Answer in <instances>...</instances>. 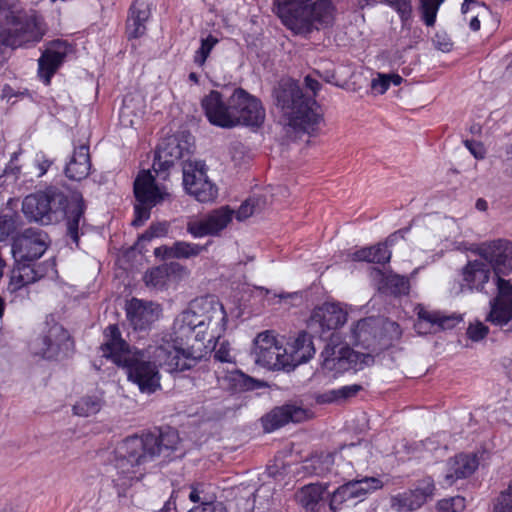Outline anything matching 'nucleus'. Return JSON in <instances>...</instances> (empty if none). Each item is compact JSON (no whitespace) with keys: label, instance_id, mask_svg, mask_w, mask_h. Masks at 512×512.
Listing matches in <instances>:
<instances>
[{"label":"nucleus","instance_id":"nucleus-19","mask_svg":"<svg viewBox=\"0 0 512 512\" xmlns=\"http://www.w3.org/2000/svg\"><path fill=\"white\" fill-rule=\"evenodd\" d=\"M233 214L228 207L215 209L203 217L189 220L187 232L195 239L216 236L228 226Z\"/></svg>","mask_w":512,"mask_h":512},{"label":"nucleus","instance_id":"nucleus-40","mask_svg":"<svg viewBox=\"0 0 512 512\" xmlns=\"http://www.w3.org/2000/svg\"><path fill=\"white\" fill-rule=\"evenodd\" d=\"M143 280L146 286L157 290L166 289L170 285L165 264L146 271Z\"/></svg>","mask_w":512,"mask_h":512},{"label":"nucleus","instance_id":"nucleus-52","mask_svg":"<svg viewBox=\"0 0 512 512\" xmlns=\"http://www.w3.org/2000/svg\"><path fill=\"white\" fill-rule=\"evenodd\" d=\"M488 333V327L482 322L471 323L467 329V335L472 341L482 340Z\"/></svg>","mask_w":512,"mask_h":512},{"label":"nucleus","instance_id":"nucleus-51","mask_svg":"<svg viewBox=\"0 0 512 512\" xmlns=\"http://www.w3.org/2000/svg\"><path fill=\"white\" fill-rule=\"evenodd\" d=\"M34 167L38 170V177L44 176L49 168L54 164V160L50 159L44 152L39 151L34 158Z\"/></svg>","mask_w":512,"mask_h":512},{"label":"nucleus","instance_id":"nucleus-57","mask_svg":"<svg viewBox=\"0 0 512 512\" xmlns=\"http://www.w3.org/2000/svg\"><path fill=\"white\" fill-rule=\"evenodd\" d=\"M187 512H228L221 502L213 501L206 506H193Z\"/></svg>","mask_w":512,"mask_h":512},{"label":"nucleus","instance_id":"nucleus-7","mask_svg":"<svg viewBox=\"0 0 512 512\" xmlns=\"http://www.w3.org/2000/svg\"><path fill=\"white\" fill-rule=\"evenodd\" d=\"M368 452L366 443L345 445L341 447L339 452L313 455L304 462V469L316 476L334 473L339 476L350 477L353 462L358 463L360 457H366Z\"/></svg>","mask_w":512,"mask_h":512},{"label":"nucleus","instance_id":"nucleus-59","mask_svg":"<svg viewBox=\"0 0 512 512\" xmlns=\"http://www.w3.org/2000/svg\"><path fill=\"white\" fill-rule=\"evenodd\" d=\"M13 228V220L11 217L0 216V242L5 240Z\"/></svg>","mask_w":512,"mask_h":512},{"label":"nucleus","instance_id":"nucleus-16","mask_svg":"<svg viewBox=\"0 0 512 512\" xmlns=\"http://www.w3.org/2000/svg\"><path fill=\"white\" fill-rule=\"evenodd\" d=\"M321 356L323 358L322 369L326 372H332L334 375L349 370H361L374 361L369 353H360L350 348H341L336 354L332 349L326 347Z\"/></svg>","mask_w":512,"mask_h":512},{"label":"nucleus","instance_id":"nucleus-64","mask_svg":"<svg viewBox=\"0 0 512 512\" xmlns=\"http://www.w3.org/2000/svg\"><path fill=\"white\" fill-rule=\"evenodd\" d=\"M305 85L314 94L320 89V83L309 75L305 77Z\"/></svg>","mask_w":512,"mask_h":512},{"label":"nucleus","instance_id":"nucleus-28","mask_svg":"<svg viewBox=\"0 0 512 512\" xmlns=\"http://www.w3.org/2000/svg\"><path fill=\"white\" fill-rule=\"evenodd\" d=\"M159 305L137 298L126 304V315L135 330H143L155 322L160 314Z\"/></svg>","mask_w":512,"mask_h":512},{"label":"nucleus","instance_id":"nucleus-12","mask_svg":"<svg viewBox=\"0 0 512 512\" xmlns=\"http://www.w3.org/2000/svg\"><path fill=\"white\" fill-rule=\"evenodd\" d=\"M183 185L186 192L199 202H211L217 197V187L208 179L206 165L202 161H188L184 164Z\"/></svg>","mask_w":512,"mask_h":512},{"label":"nucleus","instance_id":"nucleus-6","mask_svg":"<svg viewBox=\"0 0 512 512\" xmlns=\"http://www.w3.org/2000/svg\"><path fill=\"white\" fill-rule=\"evenodd\" d=\"M0 26V31L13 35L14 43L23 39L40 42L47 32L43 17L25 10L19 0H0Z\"/></svg>","mask_w":512,"mask_h":512},{"label":"nucleus","instance_id":"nucleus-10","mask_svg":"<svg viewBox=\"0 0 512 512\" xmlns=\"http://www.w3.org/2000/svg\"><path fill=\"white\" fill-rule=\"evenodd\" d=\"M384 482L380 477H362L351 479L328 494V506L331 512H338L344 506L356 505L366 497L380 490Z\"/></svg>","mask_w":512,"mask_h":512},{"label":"nucleus","instance_id":"nucleus-1","mask_svg":"<svg viewBox=\"0 0 512 512\" xmlns=\"http://www.w3.org/2000/svg\"><path fill=\"white\" fill-rule=\"evenodd\" d=\"M222 307L209 300H194L174 320L172 331L145 349L131 347L121 336L117 325L104 330L102 356L125 370L127 379L142 393L152 394L161 388L159 367L168 372H182L197 365L201 355L189 345V338L213 341L225 329Z\"/></svg>","mask_w":512,"mask_h":512},{"label":"nucleus","instance_id":"nucleus-17","mask_svg":"<svg viewBox=\"0 0 512 512\" xmlns=\"http://www.w3.org/2000/svg\"><path fill=\"white\" fill-rule=\"evenodd\" d=\"M56 276L57 270L54 259H49L38 266L29 264L26 261H15V265L10 273L7 290L10 293H16L41 278L53 279Z\"/></svg>","mask_w":512,"mask_h":512},{"label":"nucleus","instance_id":"nucleus-53","mask_svg":"<svg viewBox=\"0 0 512 512\" xmlns=\"http://www.w3.org/2000/svg\"><path fill=\"white\" fill-rule=\"evenodd\" d=\"M381 328L384 330L390 341L398 340L402 335V330L399 324L394 321H384L381 324Z\"/></svg>","mask_w":512,"mask_h":512},{"label":"nucleus","instance_id":"nucleus-41","mask_svg":"<svg viewBox=\"0 0 512 512\" xmlns=\"http://www.w3.org/2000/svg\"><path fill=\"white\" fill-rule=\"evenodd\" d=\"M421 18L426 26L435 25L437 14L444 0H419Z\"/></svg>","mask_w":512,"mask_h":512},{"label":"nucleus","instance_id":"nucleus-11","mask_svg":"<svg viewBox=\"0 0 512 512\" xmlns=\"http://www.w3.org/2000/svg\"><path fill=\"white\" fill-rule=\"evenodd\" d=\"M252 356L257 365L269 370H288L287 348L271 330L257 334L253 341Z\"/></svg>","mask_w":512,"mask_h":512},{"label":"nucleus","instance_id":"nucleus-23","mask_svg":"<svg viewBox=\"0 0 512 512\" xmlns=\"http://www.w3.org/2000/svg\"><path fill=\"white\" fill-rule=\"evenodd\" d=\"M201 106L211 124L222 128L233 127L235 118L231 96L225 100L220 92L212 90L202 99Z\"/></svg>","mask_w":512,"mask_h":512},{"label":"nucleus","instance_id":"nucleus-9","mask_svg":"<svg viewBox=\"0 0 512 512\" xmlns=\"http://www.w3.org/2000/svg\"><path fill=\"white\" fill-rule=\"evenodd\" d=\"M134 194L138 202L134 206L135 217L132 221L135 227L143 225L149 219L152 207L171 197L168 187L157 183L149 170H143L138 174L134 181Z\"/></svg>","mask_w":512,"mask_h":512},{"label":"nucleus","instance_id":"nucleus-2","mask_svg":"<svg viewBox=\"0 0 512 512\" xmlns=\"http://www.w3.org/2000/svg\"><path fill=\"white\" fill-rule=\"evenodd\" d=\"M179 443L178 432L171 428L162 430L159 435L145 433L126 437L113 450L112 465L118 475L114 481L119 486L132 485L144 476L149 464L161 457L169 458Z\"/></svg>","mask_w":512,"mask_h":512},{"label":"nucleus","instance_id":"nucleus-56","mask_svg":"<svg viewBox=\"0 0 512 512\" xmlns=\"http://www.w3.org/2000/svg\"><path fill=\"white\" fill-rule=\"evenodd\" d=\"M389 284L395 294H405L408 291V280L405 277L393 276L389 279Z\"/></svg>","mask_w":512,"mask_h":512},{"label":"nucleus","instance_id":"nucleus-61","mask_svg":"<svg viewBox=\"0 0 512 512\" xmlns=\"http://www.w3.org/2000/svg\"><path fill=\"white\" fill-rule=\"evenodd\" d=\"M371 249L369 247H364L355 252L351 253L349 256L353 261H365L371 263Z\"/></svg>","mask_w":512,"mask_h":512},{"label":"nucleus","instance_id":"nucleus-8","mask_svg":"<svg viewBox=\"0 0 512 512\" xmlns=\"http://www.w3.org/2000/svg\"><path fill=\"white\" fill-rule=\"evenodd\" d=\"M199 300L213 301V302L218 303L222 307V309L225 313V316H226L225 329H224L223 334L220 337L213 339V341H209L208 338L200 340L195 337V334H192L189 338V342H191V340L194 339L197 342H201L205 348L213 347L215 350L214 351V359L220 363H227L232 366L231 369L227 370L226 372L224 369H221L220 367L216 370L218 379L220 381L222 380L224 382H227L229 388L237 391V390H253V389L262 387L263 384L261 382L245 375L244 373H242L241 371L236 369L235 364H234V356L231 354V349H230V346L228 343L222 342L219 344L218 347L216 346L217 341L225 334L226 329H227L228 316H227L224 306L219 301H217L213 298H200ZM189 345L192 346L201 355V357H200V359H201L202 354H201L200 349H196L194 347V345L191 343H189Z\"/></svg>","mask_w":512,"mask_h":512},{"label":"nucleus","instance_id":"nucleus-60","mask_svg":"<svg viewBox=\"0 0 512 512\" xmlns=\"http://www.w3.org/2000/svg\"><path fill=\"white\" fill-rule=\"evenodd\" d=\"M26 94H28L27 90H24V91L15 90L10 85H5L2 89L1 96L3 99H6L7 101H11L13 98L17 99L19 97H23Z\"/></svg>","mask_w":512,"mask_h":512},{"label":"nucleus","instance_id":"nucleus-14","mask_svg":"<svg viewBox=\"0 0 512 512\" xmlns=\"http://www.w3.org/2000/svg\"><path fill=\"white\" fill-rule=\"evenodd\" d=\"M73 347L74 343L68 331L55 323L33 343L32 350L45 359H57L69 355Z\"/></svg>","mask_w":512,"mask_h":512},{"label":"nucleus","instance_id":"nucleus-62","mask_svg":"<svg viewBox=\"0 0 512 512\" xmlns=\"http://www.w3.org/2000/svg\"><path fill=\"white\" fill-rule=\"evenodd\" d=\"M254 213V205L252 200L243 203L237 211L236 217L238 220H243Z\"/></svg>","mask_w":512,"mask_h":512},{"label":"nucleus","instance_id":"nucleus-44","mask_svg":"<svg viewBox=\"0 0 512 512\" xmlns=\"http://www.w3.org/2000/svg\"><path fill=\"white\" fill-rule=\"evenodd\" d=\"M169 231V224L167 222L153 223L149 229L138 238V243L149 242L153 238L165 237Z\"/></svg>","mask_w":512,"mask_h":512},{"label":"nucleus","instance_id":"nucleus-45","mask_svg":"<svg viewBox=\"0 0 512 512\" xmlns=\"http://www.w3.org/2000/svg\"><path fill=\"white\" fill-rule=\"evenodd\" d=\"M188 498L195 504L194 506H206L215 501L214 496L205 493L202 484L192 485Z\"/></svg>","mask_w":512,"mask_h":512},{"label":"nucleus","instance_id":"nucleus-33","mask_svg":"<svg viewBox=\"0 0 512 512\" xmlns=\"http://www.w3.org/2000/svg\"><path fill=\"white\" fill-rule=\"evenodd\" d=\"M207 250V245L187 241H175L172 245H161L154 249L155 257L161 260L192 259Z\"/></svg>","mask_w":512,"mask_h":512},{"label":"nucleus","instance_id":"nucleus-47","mask_svg":"<svg viewBox=\"0 0 512 512\" xmlns=\"http://www.w3.org/2000/svg\"><path fill=\"white\" fill-rule=\"evenodd\" d=\"M465 508V498L455 496L442 499L437 503V509L440 512H461Z\"/></svg>","mask_w":512,"mask_h":512},{"label":"nucleus","instance_id":"nucleus-26","mask_svg":"<svg viewBox=\"0 0 512 512\" xmlns=\"http://www.w3.org/2000/svg\"><path fill=\"white\" fill-rule=\"evenodd\" d=\"M190 153V145L187 141L181 142L176 137L167 139L162 143L155 155L153 171L158 174L168 170L176 160L184 158Z\"/></svg>","mask_w":512,"mask_h":512},{"label":"nucleus","instance_id":"nucleus-42","mask_svg":"<svg viewBox=\"0 0 512 512\" xmlns=\"http://www.w3.org/2000/svg\"><path fill=\"white\" fill-rule=\"evenodd\" d=\"M217 43L218 39L213 35H208L206 38H203L199 49L195 52L194 62L199 66H203Z\"/></svg>","mask_w":512,"mask_h":512},{"label":"nucleus","instance_id":"nucleus-37","mask_svg":"<svg viewBox=\"0 0 512 512\" xmlns=\"http://www.w3.org/2000/svg\"><path fill=\"white\" fill-rule=\"evenodd\" d=\"M379 325V320L372 317L359 320L351 329V342L366 349L371 348Z\"/></svg>","mask_w":512,"mask_h":512},{"label":"nucleus","instance_id":"nucleus-3","mask_svg":"<svg viewBox=\"0 0 512 512\" xmlns=\"http://www.w3.org/2000/svg\"><path fill=\"white\" fill-rule=\"evenodd\" d=\"M22 212L30 222L51 225L67 220V229L73 242L78 244L79 225L84 214V202L80 195L71 200L58 188L47 187L27 195L22 201Z\"/></svg>","mask_w":512,"mask_h":512},{"label":"nucleus","instance_id":"nucleus-32","mask_svg":"<svg viewBox=\"0 0 512 512\" xmlns=\"http://www.w3.org/2000/svg\"><path fill=\"white\" fill-rule=\"evenodd\" d=\"M288 370L309 361L315 354V347L310 334L300 332L287 344Z\"/></svg>","mask_w":512,"mask_h":512},{"label":"nucleus","instance_id":"nucleus-30","mask_svg":"<svg viewBox=\"0 0 512 512\" xmlns=\"http://www.w3.org/2000/svg\"><path fill=\"white\" fill-rule=\"evenodd\" d=\"M328 490L326 483H311L301 487L295 494L297 503L306 512H325V493Z\"/></svg>","mask_w":512,"mask_h":512},{"label":"nucleus","instance_id":"nucleus-21","mask_svg":"<svg viewBox=\"0 0 512 512\" xmlns=\"http://www.w3.org/2000/svg\"><path fill=\"white\" fill-rule=\"evenodd\" d=\"M73 52V47L66 41L50 42L38 60V76L45 85H49L52 77Z\"/></svg>","mask_w":512,"mask_h":512},{"label":"nucleus","instance_id":"nucleus-13","mask_svg":"<svg viewBox=\"0 0 512 512\" xmlns=\"http://www.w3.org/2000/svg\"><path fill=\"white\" fill-rule=\"evenodd\" d=\"M347 316L346 306L326 302L313 309L307 321V327L320 337H328L330 333L341 328L347 322Z\"/></svg>","mask_w":512,"mask_h":512},{"label":"nucleus","instance_id":"nucleus-58","mask_svg":"<svg viewBox=\"0 0 512 512\" xmlns=\"http://www.w3.org/2000/svg\"><path fill=\"white\" fill-rule=\"evenodd\" d=\"M465 146L475 158L483 159L485 157L486 151L482 143L467 140Z\"/></svg>","mask_w":512,"mask_h":512},{"label":"nucleus","instance_id":"nucleus-24","mask_svg":"<svg viewBox=\"0 0 512 512\" xmlns=\"http://www.w3.org/2000/svg\"><path fill=\"white\" fill-rule=\"evenodd\" d=\"M496 284L498 293L490 302V312L486 320L502 327L512 320V285L501 277H496Z\"/></svg>","mask_w":512,"mask_h":512},{"label":"nucleus","instance_id":"nucleus-48","mask_svg":"<svg viewBox=\"0 0 512 512\" xmlns=\"http://www.w3.org/2000/svg\"><path fill=\"white\" fill-rule=\"evenodd\" d=\"M166 272L168 274L169 283H177L188 276L189 271L185 266L178 262L166 263Z\"/></svg>","mask_w":512,"mask_h":512},{"label":"nucleus","instance_id":"nucleus-63","mask_svg":"<svg viewBox=\"0 0 512 512\" xmlns=\"http://www.w3.org/2000/svg\"><path fill=\"white\" fill-rule=\"evenodd\" d=\"M403 237H404V231H402V230L396 231V232L392 233L390 236H388L387 239L383 242V244H385L387 249H389V247L393 246L396 242H398Z\"/></svg>","mask_w":512,"mask_h":512},{"label":"nucleus","instance_id":"nucleus-43","mask_svg":"<svg viewBox=\"0 0 512 512\" xmlns=\"http://www.w3.org/2000/svg\"><path fill=\"white\" fill-rule=\"evenodd\" d=\"M21 154V150L14 152L11 155L10 161L5 167L3 173L0 175V180H9L10 183H16L21 172V166L18 164V158Z\"/></svg>","mask_w":512,"mask_h":512},{"label":"nucleus","instance_id":"nucleus-25","mask_svg":"<svg viewBox=\"0 0 512 512\" xmlns=\"http://www.w3.org/2000/svg\"><path fill=\"white\" fill-rule=\"evenodd\" d=\"M478 253L493 267L497 277L512 270V242L499 239L484 243L478 248Z\"/></svg>","mask_w":512,"mask_h":512},{"label":"nucleus","instance_id":"nucleus-31","mask_svg":"<svg viewBox=\"0 0 512 512\" xmlns=\"http://www.w3.org/2000/svg\"><path fill=\"white\" fill-rule=\"evenodd\" d=\"M490 268L482 261H470L462 271V292L482 291L484 285L489 281Z\"/></svg>","mask_w":512,"mask_h":512},{"label":"nucleus","instance_id":"nucleus-50","mask_svg":"<svg viewBox=\"0 0 512 512\" xmlns=\"http://www.w3.org/2000/svg\"><path fill=\"white\" fill-rule=\"evenodd\" d=\"M493 512H512V481L507 489L500 494Z\"/></svg>","mask_w":512,"mask_h":512},{"label":"nucleus","instance_id":"nucleus-35","mask_svg":"<svg viewBox=\"0 0 512 512\" xmlns=\"http://www.w3.org/2000/svg\"><path fill=\"white\" fill-rule=\"evenodd\" d=\"M91 169L89 146L81 144L74 148L73 155L65 167L66 176L75 181L85 179Z\"/></svg>","mask_w":512,"mask_h":512},{"label":"nucleus","instance_id":"nucleus-49","mask_svg":"<svg viewBox=\"0 0 512 512\" xmlns=\"http://www.w3.org/2000/svg\"><path fill=\"white\" fill-rule=\"evenodd\" d=\"M371 249V263L384 264L390 261L391 251L387 249L383 243H378L374 246H370Z\"/></svg>","mask_w":512,"mask_h":512},{"label":"nucleus","instance_id":"nucleus-22","mask_svg":"<svg viewBox=\"0 0 512 512\" xmlns=\"http://www.w3.org/2000/svg\"><path fill=\"white\" fill-rule=\"evenodd\" d=\"M435 484L432 478L420 480L415 489L394 495L390 499L391 508L397 512H408L420 508L428 498L432 497Z\"/></svg>","mask_w":512,"mask_h":512},{"label":"nucleus","instance_id":"nucleus-29","mask_svg":"<svg viewBox=\"0 0 512 512\" xmlns=\"http://www.w3.org/2000/svg\"><path fill=\"white\" fill-rule=\"evenodd\" d=\"M310 417V411L295 405H284L273 409L262 418L265 431H274L289 422H301Z\"/></svg>","mask_w":512,"mask_h":512},{"label":"nucleus","instance_id":"nucleus-34","mask_svg":"<svg viewBox=\"0 0 512 512\" xmlns=\"http://www.w3.org/2000/svg\"><path fill=\"white\" fill-rule=\"evenodd\" d=\"M479 461L475 454L460 453L447 462L445 481L452 485L456 480L471 476L478 468Z\"/></svg>","mask_w":512,"mask_h":512},{"label":"nucleus","instance_id":"nucleus-15","mask_svg":"<svg viewBox=\"0 0 512 512\" xmlns=\"http://www.w3.org/2000/svg\"><path fill=\"white\" fill-rule=\"evenodd\" d=\"M49 245L50 238L45 231L27 228L14 237L11 252L15 261L30 262L40 258Z\"/></svg>","mask_w":512,"mask_h":512},{"label":"nucleus","instance_id":"nucleus-46","mask_svg":"<svg viewBox=\"0 0 512 512\" xmlns=\"http://www.w3.org/2000/svg\"><path fill=\"white\" fill-rule=\"evenodd\" d=\"M362 387L358 384L346 385L339 389L332 390L325 395L326 401H336L339 399H347L355 396Z\"/></svg>","mask_w":512,"mask_h":512},{"label":"nucleus","instance_id":"nucleus-54","mask_svg":"<svg viewBox=\"0 0 512 512\" xmlns=\"http://www.w3.org/2000/svg\"><path fill=\"white\" fill-rule=\"evenodd\" d=\"M435 48L442 52H449L453 47L450 37L446 33H436L433 38Z\"/></svg>","mask_w":512,"mask_h":512},{"label":"nucleus","instance_id":"nucleus-18","mask_svg":"<svg viewBox=\"0 0 512 512\" xmlns=\"http://www.w3.org/2000/svg\"><path fill=\"white\" fill-rule=\"evenodd\" d=\"M233 106V127L244 124L260 126L265 119V109L256 97L242 88L235 89L231 95Z\"/></svg>","mask_w":512,"mask_h":512},{"label":"nucleus","instance_id":"nucleus-5","mask_svg":"<svg viewBox=\"0 0 512 512\" xmlns=\"http://www.w3.org/2000/svg\"><path fill=\"white\" fill-rule=\"evenodd\" d=\"M275 100L286 124L296 133L313 134L321 121L318 105L312 97L304 96L297 82L282 80L275 90Z\"/></svg>","mask_w":512,"mask_h":512},{"label":"nucleus","instance_id":"nucleus-4","mask_svg":"<svg viewBox=\"0 0 512 512\" xmlns=\"http://www.w3.org/2000/svg\"><path fill=\"white\" fill-rule=\"evenodd\" d=\"M273 10L281 23L296 35H307L331 25L334 20L330 0H273Z\"/></svg>","mask_w":512,"mask_h":512},{"label":"nucleus","instance_id":"nucleus-27","mask_svg":"<svg viewBox=\"0 0 512 512\" xmlns=\"http://www.w3.org/2000/svg\"><path fill=\"white\" fill-rule=\"evenodd\" d=\"M418 321L415 329L419 334H426L433 329H451L463 320L461 314L446 315L438 311L427 310L423 306L417 307Z\"/></svg>","mask_w":512,"mask_h":512},{"label":"nucleus","instance_id":"nucleus-39","mask_svg":"<svg viewBox=\"0 0 512 512\" xmlns=\"http://www.w3.org/2000/svg\"><path fill=\"white\" fill-rule=\"evenodd\" d=\"M18 42L14 43L12 34L0 31V67L9 59L13 50L29 47L37 43L28 39L18 40Z\"/></svg>","mask_w":512,"mask_h":512},{"label":"nucleus","instance_id":"nucleus-20","mask_svg":"<svg viewBox=\"0 0 512 512\" xmlns=\"http://www.w3.org/2000/svg\"><path fill=\"white\" fill-rule=\"evenodd\" d=\"M233 214L228 207L215 209L203 217L189 220L187 232L195 239L216 236L228 226Z\"/></svg>","mask_w":512,"mask_h":512},{"label":"nucleus","instance_id":"nucleus-55","mask_svg":"<svg viewBox=\"0 0 512 512\" xmlns=\"http://www.w3.org/2000/svg\"><path fill=\"white\" fill-rule=\"evenodd\" d=\"M390 87V79L386 74H378V77L372 80L371 88L377 94H384Z\"/></svg>","mask_w":512,"mask_h":512},{"label":"nucleus","instance_id":"nucleus-36","mask_svg":"<svg viewBox=\"0 0 512 512\" xmlns=\"http://www.w3.org/2000/svg\"><path fill=\"white\" fill-rule=\"evenodd\" d=\"M150 14V5L147 0H136L133 3L126 28L129 38H138L145 34V23L149 19Z\"/></svg>","mask_w":512,"mask_h":512},{"label":"nucleus","instance_id":"nucleus-38","mask_svg":"<svg viewBox=\"0 0 512 512\" xmlns=\"http://www.w3.org/2000/svg\"><path fill=\"white\" fill-rule=\"evenodd\" d=\"M105 405L104 394L95 391L79 398L73 405V412L79 417H91L98 414Z\"/></svg>","mask_w":512,"mask_h":512}]
</instances>
